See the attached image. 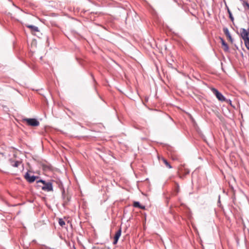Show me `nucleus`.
Here are the masks:
<instances>
[{"mask_svg":"<svg viewBox=\"0 0 249 249\" xmlns=\"http://www.w3.org/2000/svg\"><path fill=\"white\" fill-rule=\"evenodd\" d=\"M61 183L58 178L53 177L48 180V192L53 191V188L57 189L60 187Z\"/></svg>","mask_w":249,"mask_h":249,"instance_id":"nucleus-1","label":"nucleus"},{"mask_svg":"<svg viewBox=\"0 0 249 249\" xmlns=\"http://www.w3.org/2000/svg\"><path fill=\"white\" fill-rule=\"evenodd\" d=\"M22 121L26 122L29 126H37L39 124V122L35 118H24L23 119Z\"/></svg>","mask_w":249,"mask_h":249,"instance_id":"nucleus-2","label":"nucleus"},{"mask_svg":"<svg viewBox=\"0 0 249 249\" xmlns=\"http://www.w3.org/2000/svg\"><path fill=\"white\" fill-rule=\"evenodd\" d=\"M211 90L219 101L221 102L227 101L225 97L216 89L212 88Z\"/></svg>","mask_w":249,"mask_h":249,"instance_id":"nucleus-3","label":"nucleus"},{"mask_svg":"<svg viewBox=\"0 0 249 249\" xmlns=\"http://www.w3.org/2000/svg\"><path fill=\"white\" fill-rule=\"evenodd\" d=\"M36 187L38 189H42L43 190H47V182L42 179L38 180L36 181Z\"/></svg>","mask_w":249,"mask_h":249,"instance_id":"nucleus-4","label":"nucleus"},{"mask_svg":"<svg viewBox=\"0 0 249 249\" xmlns=\"http://www.w3.org/2000/svg\"><path fill=\"white\" fill-rule=\"evenodd\" d=\"M25 178L30 183L34 182L36 178H38L37 177L31 175L29 173L27 172L24 175Z\"/></svg>","mask_w":249,"mask_h":249,"instance_id":"nucleus-5","label":"nucleus"},{"mask_svg":"<svg viewBox=\"0 0 249 249\" xmlns=\"http://www.w3.org/2000/svg\"><path fill=\"white\" fill-rule=\"evenodd\" d=\"M249 33L248 31L244 28H241L240 29V36L244 40L249 38Z\"/></svg>","mask_w":249,"mask_h":249,"instance_id":"nucleus-6","label":"nucleus"},{"mask_svg":"<svg viewBox=\"0 0 249 249\" xmlns=\"http://www.w3.org/2000/svg\"><path fill=\"white\" fill-rule=\"evenodd\" d=\"M9 161L11 165L14 167H18L20 164H21V161L18 160H15L12 159H10Z\"/></svg>","mask_w":249,"mask_h":249,"instance_id":"nucleus-7","label":"nucleus"},{"mask_svg":"<svg viewBox=\"0 0 249 249\" xmlns=\"http://www.w3.org/2000/svg\"><path fill=\"white\" fill-rule=\"evenodd\" d=\"M121 229L120 228L116 232L114 238V241H113V244H116L119 238H120L121 235Z\"/></svg>","mask_w":249,"mask_h":249,"instance_id":"nucleus-8","label":"nucleus"},{"mask_svg":"<svg viewBox=\"0 0 249 249\" xmlns=\"http://www.w3.org/2000/svg\"><path fill=\"white\" fill-rule=\"evenodd\" d=\"M25 26L29 28L32 32H36L39 31L38 28L36 26L28 24H25Z\"/></svg>","mask_w":249,"mask_h":249,"instance_id":"nucleus-9","label":"nucleus"},{"mask_svg":"<svg viewBox=\"0 0 249 249\" xmlns=\"http://www.w3.org/2000/svg\"><path fill=\"white\" fill-rule=\"evenodd\" d=\"M221 41L223 48V50L226 52L228 51L229 50V47L228 44L225 42L223 39L221 38Z\"/></svg>","mask_w":249,"mask_h":249,"instance_id":"nucleus-10","label":"nucleus"},{"mask_svg":"<svg viewBox=\"0 0 249 249\" xmlns=\"http://www.w3.org/2000/svg\"><path fill=\"white\" fill-rule=\"evenodd\" d=\"M133 206L134 207H138L142 210L145 209V206L141 205L140 203L137 201L134 202Z\"/></svg>","mask_w":249,"mask_h":249,"instance_id":"nucleus-11","label":"nucleus"},{"mask_svg":"<svg viewBox=\"0 0 249 249\" xmlns=\"http://www.w3.org/2000/svg\"><path fill=\"white\" fill-rule=\"evenodd\" d=\"M183 170V169H180V172H179V175H178V176L180 178H182L181 174H184V175H186V174H188L189 173V170L188 169H184V172Z\"/></svg>","mask_w":249,"mask_h":249,"instance_id":"nucleus-12","label":"nucleus"},{"mask_svg":"<svg viewBox=\"0 0 249 249\" xmlns=\"http://www.w3.org/2000/svg\"><path fill=\"white\" fill-rule=\"evenodd\" d=\"M161 161L165 164V165L166 166V167L168 168H171L172 166L169 164V163L167 161V160L164 159V158H162L161 159Z\"/></svg>","mask_w":249,"mask_h":249,"instance_id":"nucleus-13","label":"nucleus"},{"mask_svg":"<svg viewBox=\"0 0 249 249\" xmlns=\"http://www.w3.org/2000/svg\"><path fill=\"white\" fill-rule=\"evenodd\" d=\"M47 168H48V177L49 176V177H51L53 175V171L52 170V169H51V167L48 165Z\"/></svg>","mask_w":249,"mask_h":249,"instance_id":"nucleus-14","label":"nucleus"},{"mask_svg":"<svg viewBox=\"0 0 249 249\" xmlns=\"http://www.w3.org/2000/svg\"><path fill=\"white\" fill-rule=\"evenodd\" d=\"M244 42L246 47L249 50V38L244 40Z\"/></svg>","mask_w":249,"mask_h":249,"instance_id":"nucleus-15","label":"nucleus"},{"mask_svg":"<svg viewBox=\"0 0 249 249\" xmlns=\"http://www.w3.org/2000/svg\"><path fill=\"white\" fill-rule=\"evenodd\" d=\"M175 184H176V187H175V191L176 193V195H177L178 193V192H179V184L177 182L175 183Z\"/></svg>","mask_w":249,"mask_h":249,"instance_id":"nucleus-16","label":"nucleus"},{"mask_svg":"<svg viewBox=\"0 0 249 249\" xmlns=\"http://www.w3.org/2000/svg\"><path fill=\"white\" fill-rule=\"evenodd\" d=\"M223 32L227 37H228V36H229L230 35V33L228 28H224L223 29Z\"/></svg>","mask_w":249,"mask_h":249,"instance_id":"nucleus-17","label":"nucleus"},{"mask_svg":"<svg viewBox=\"0 0 249 249\" xmlns=\"http://www.w3.org/2000/svg\"><path fill=\"white\" fill-rule=\"evenodd\" d=\"M58 222L59 225L62 227L65 225V222L62 219H59Z\"/></svg>","mask_w":249,"mask_h":249,"instance_id":"nucleus-18","label":"nucleus"},{"mask_svg":"<svg viewBox=\"0 0 249 249\" xmlns=\"http://www.w3.org/2000/svg\"><path fill=\"white\" fill-rule=\"evenodd\" d=\"M64 202L65 203H67L70 201V197L68 196H64Z\"/></svg>","mask_w":249,"mask_h":249,"instance_id":"nucleus-19","label":"nucleus"},{"mask_svg":"<svg viewBox=\"0 0 249 249\" xmlns=\"http://www.w3.org/2000/svg\"><path fill=\"white\" fill-rule=\"evenodd\" d=\"M228 13H229V16H230V18L231 19L232 21H233V17H232V14H231V12L230 11V10L229 9H228Z\"/></svg>","mask_w":249,"mask_h":249,"instance_id":"nucleus-20","label":"nucleus"},{"mask_svg":"<svg viewBox=\"0 0 249 249\" xmlns=\"http://www.w3.org/2000/svg\"><path fill=\"white\" fill-rule=\"evenodd\" d=\"M227 37V39H228V40L229 41H230L231 43L232 42V38L231 35L229 36H228V37Z\"/></svg>","mask_w":249,"mask_h":249,"instance_id":"nucleus-21","label":"nucleus"},{"mask_svg":"<svg viewBox=\"0 0 249 249\" xmlns=\"http://www.w3.org/2000/svg\"><path fill=\"white\" fill-rule=\"evenodd\" d=\"M44 202H45V203L46 204V202L45 198H44Z\"/></svg>","mask_w":249,"mask_h":249,"instance_id":"nucleus-22","label":"nucleus"}]
</instances>
